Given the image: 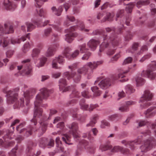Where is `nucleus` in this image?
<instances>
[{"label": "nucleus", "mask_w": 156, "mask_h": 156, "mask_svg": "<svg viewBox=\"0 0 156 156\" xmlns=\"http://www.w3.org/2000/svg\"><path fill=\"white\" fill-rule=\"evenodd\" d=\"M40 92L37 95L35 100L34 101L35 108L34 111L33 118L31 119V122L34 123L35 126L37 123V120L40 119L41 122H39L41 127L39 129L42 131L41 134H42L46 130L47 123L44 121L47 118L42 114V109L39 107L41 106L45 107L47 106L46 104H42L43 100L46 99L49 96L50 94L53 92V90H48L45 88H43L40 90Z\"/></svg>", "instance_id": "f257e3e1"}, {"label": "nucleus", "mask_w": 156, "mask_h": 156, "mask_svg": "<svg viewBox=\"0 0 156 156\" xmlns=\"http://www.w3.org/2000/svg\"><path fill=\"white\" fill-rule=\"evenodd\" d=\"M107 33H111V35H108L102 30H96L94 31L91 35H100L103 36L104 41L100 46L99 51L98 55H101V53L104 49L108 48L106 53L108 55L113 54L115 52V46L118 45L119 44V39L115 35V30L114 27H107L105 28Z\"/></svg>", "instance_id": "f03ea898"}, {"label": "nucleus", "mask_w": 156, "mask_h": 156, "mask_svg": "<svg viewBox=\"0 0 156 156\" xmlns=\"http://www.w3.org/2000/svg\"><path fill=\"white\" fill-rule=\"evenodd\" d=\"M151 132L150 130L147 129L142 133L138 136L137 139L133 141H130L127 140H123L121 141V143L126 147L129 146L132 150L135 148V145L141 144L143 140V136L147 138L144 141V144L140 146L141 151L146 152L150 150L153 147L156 146V140L153 136H151Z\"/></svg>", "instance_id": "7ed1b4c3"}, {"label": "nucleus", "mask_w": 156, "mask_h": 156, "mask_svg": "<svg viewBox=\"0 0 156 156\" xmlns=\"http://www.w3.org/2000/svg\"><path fill=\"white\" fill-rule=\"evenodd\" d=\"M77 23L78 25L71 27L69 29L65 30V33H67L66 35L65 40L68 42L71 43L73 40L74 37H76L78 34L76 33H73V32L76 30L78 26L80 28L81 31L85 32H88L90 30L85 28L83 23L79 20H77Z\"/></svg>", "instance_id": "20e7f679"}, {"label": "nucleus", "mask_w": 156, "mask_h": 156, "mask_svg": "<svg viewBox=\"0 0 156 156\" xmlns=\"http://www.w3.org/2000/svg\"><path fill=\"white\" fill-rule=\"evenodd\" d=\"M68 127L70 130L68 134H64L62 138L63 141L66 144L68 145H71L72 144L70 142L71 141L72 135L75 139L79 140L80 136L77 133L79 128L78 123L76 122H73L70 125H69Z\"/></svg>", "instance_id": "39448f33"}, {"label": "nucleus", "mask_w": 156, "mask_h": 156, "mask_svg": "<svg viewBox=\"0 0 156 156\" xmlns=\"http://www.w3.org/2000/svg\"><path fill=\"white\" fill-rule=\"evenodd\" d=\"M103 62L102 61L94 62H87L83 67L80 68L78 69L77 72V74L76 73V75H80V74H84V75H87V78L90 79V75L88 73L89 67L91 70V73H92L93 70L96 69L98 66L102 64Z\"/></svg>", "instance_id": "423d86ee"}, {"label": "nucleus", "mask_w": 156, "mask_h": 156, "mask_svg": "<svg viewBox=\"0 0 156 156\" xmlns=\"http://www.w3.org/2000/svg\"><path fill=\"white\" fill-rule=\"evenodd\" d=\"M118 78L119 75H113L111 78H107L105 79L100 80L101 79V77L98 78L95 81L94 85L98 83V85L101 88L103 89H105L110 87L113 83L114 81L117 80Z\"/></svg>", "instance_id": "0eeeda50"}, {"label": "nucleus", "mask_w": 156, "mask_h": 156, "mask_svg": "<svg viewBox=\"0 0 156 156\" xmlns=\"http://www.w3.org/2000/svg\"><path fill=\"white\" fill-rule=\"evenodd\" d=\"M156 70V61L152 62L147 66V69L144 70L141 73L142 76L146 77L151 80H156V73L152 72Z\"/></svg>", "instance_id": "6e6552de"}, {"label": "nucleus", "mask_w": 156, "mask_h": 156, "mask_svg": "<svg viewBox=\"0 0 156 156\" xmlns=\"http://www.w3.org/2000/svg\"><path fill=\"white\" fill-rule=\"evenodd\" d=\"M77 64L76 63H73L68 66L70 69L71 72L67 71L64 73V75L68 80L73 78L74 81L76 83H78L80 80L81 76L79 75H76V73L74 71L76 69Z\"/></svg>", "instance_id": "1a4fd4ad"}, {"label": "nucleus", "mask_w": 156, "mask_h": 156, "mask_svg": "<svg viewBox=\"0 0 156 156\" xmlns=\"http://www.w3.org/2000/svg\"><path fill=\"white\" fill-rule=\"evenodd\" d=\"M30 92L28 91H27L23 92V96L22 97H21L19 100L16 101V99L14 100L12 103L15 102L14 105V108H20V107H23L24 106V98H25L26 105H27L30 102ZM18 96L17 97V98Z\"/></svg>", "instance_id": "9d476101"}, {"label": "nucleus", "mask_w": 156, "mask_h": 156, "mask_svg": "<svg viewBox=\"0 0 156 156\" xmlns=\"http://www.w3.org/2000/svg\"><path fill=\"white\" fill-rule=\"evenodd\" d=\"M20 88L18 87L8 91L7 87L3 89V92L7 94V101L8 104H11L16 99L17 97L18 96V92Z\"/></svg>", "instance_id": "9b49d317"}, {"label": "nucleus", "mask_w": 156, "mask_h": 156, "mask_svg": "<svg viewBox=\"0 0 156 156\" xmlns=\"http://www.w3.org/2000/svg\"><path fill=\"white\" fill-rule=\"evenodd\" d=\"M30 60L29 59L24 60L22 62V65L17 66L18 70L22 69V75H30L32 72V68L30 63Z\"/></svg>", "instance_id": "f8f14e48"}, {"label": "nucleus", "mask_w": 156, "mask_h": 156, "mask_svg": "<svg viewBox=\"0 0 156 156\" xmlns=\"http://www.w3.org/2000/svg\"><path fill=\"white\" fill-rule=\"evenodd\" d=\"M25 122L21 123L19 125L16 127V130L19 131V133L23 135L24 136H28L32 134L33 131L35 132L37 131V129H35V128L31 126L30 125L28 126L27 129H22L25 125Z\"/></svg>", "instance_id": "ddd939ff"}, {"label": "nucleus", "mask_w": 156, "mask_h": 156, "mask_svg": "<svg viewBox=\"0 0 156 156\" xmlns=\"http://www.w3.org/2000/svg\"><path fill=\"white\" fill-rule=\"evenodd\" d=\"M12 134V132L9 131L7 134L3 137L4 142L2 139H0V146L6 147H12L15 144L14 141H9V140L12 138L11 136Z\"/></svg>", "instance_id": "4468645a"}, {"label": "nucleus", "mask_w": 156, "mask_h": 156, "mask_svg": "<svg viewBox=\"0 0 156 156\" xmlns=\"http://www.w3.org/2000/svg\"><path fill=\"white\" fill-rule=\"evenodd\" d=\"M13 32L14 30L12 26H9L7 24L5 23L4 27L0 24V37H3L5 34L12 33Z\"/></svg>", "instance_id": "2eb2a0df"}, {"label": "nucleus", "mask_w": 156, "mask_h": 156, "mask_svg": "<svg viewBox=\"0 0 156 156\" xmlns=\"http://www.w3.org/2000/svg\"><path fill=\"white\" fill-rule=\"evenodd\" d=\"M54 141L52 139L48 140L47 139L44 138L41 139L39 141V146L42 148L47 147L48 148H51L54 145Z\"/></svg>", "instance_id": "dca6fc26"}, {"label": "nucleus", "mask_w": 156, "mask_h": 156, "mask_svg": "<svg viewBox=\"0 0 156 156\" xmlns=\"http://www.w3.org/2000/svg\"><path fill=\"white\" fill-rule=\"evenodd\" d=\"M60 65H63L65 62L64 58L62 55L56 57L52 61V66L53 68L55 69H60L61 67L58 66L57 62Z\"/></svg>", "instance_id": "f3484780"}, {"label": "nucleus", "mask_w": 156, "mask_h": 156, "mask_svg": "<svg viewBox=\"0 0 156 156\" xmlns=\"http://www.w3.org/2000/svg\"><path fill=\"white\" fill-rule=\"evenodd\" d=\"M3 5L5 9L11 11L14 10L17 7V5L9 0H4Z\"/></svg>", "instance_id": "a211bd4d"}, {"label": "nucleus", "mask_w": 156, "mask_h": 156, "mask_svg": "<svg viewBox=\"0 0 156 156\" xmlns=\"http://www.w3.org/2000/svg\"><path fill=\"white\" fill-rule=\"evenodd\" d=\"M58 86L59 90L62 92H65L69 90L70 88L69 86H66L67 81L66 79L61 78L58 81Z\"/></svg>", "instance_id": "6ab92c4d"}, {"label": "nucleus", "mask_w": 156, "mask_h": 156, "mask_svg": "<svg viewBox=\"0 0 156 156\" xmlns=\"http://www.w3.org/2000/svg\"><path fill=\"white\" fill-rule=\"evenodd\" d=\"M111 152L112 153H116L120 152L124 154H128L130 153L129 149L127 148H124L120 146H114L111 150Z\"/></svg>", "instance_id": "aec40b11"}, {"label": "nucleus", "mask_w": 156, "mask_h": 156, "mask_svg": "<svg viewBox=\"0 0 156 156\" xmlns=\"http://www.w3.org/2000/svg\"><path fill=\"white\" fill-rule=\"evenodd\" d=\"M58 46L59 44L57 43L50 46L46 53V56L47 57H49L54 55Z\"/></svg>", "instance_id": "412c9836"}, {"label": "nucleus", "mask_w": 156, "mask_h": 156, "mask_svg": "<svg viewBox=\"0 0 156 156\" xmlns=\"http://www.w3.org/2000/svg\"><path fill=\"white\" fill-rule=\"evenodd\" d=\"M153 96V94L151 93L149 90H146L144 91L143 96L140 98V101L141 102H144L147 101L151 100Z\"/></svg>", "instance_id": "4be33fe9"}, {"label": "nucleus", "mask_w": 156, "mask_h": 156, "mask_svg": "<svg viewBox=\"0 0 156 156\" xmlns=\"http://www.w3.org/2000/svg\"><path fill=\"white\" fill-rule=\"evenodd\" d=\"M23 150V146H20L18 147L17 145H16L15 147L13 148L11 151L9 153V156H17L16 153L18 154L21 153Z\"/></svg>", "instance_id": "5701e85b"}, {"label": "nucleus", "mask_w": 156, "mask_h": 156, "mask_svg": "<svg viewBox=\"0 0 156 156\" xmlns=\"http://www.w3.org/2000/svg\"><path fill=\"white\" fill-rule=\"evenodd\" d=\"M78 110L77 108H76L75 109L72 110L73 117L74 118H77L80 123H84L85 122L86 115H78L76 113Z\"/></svg>", "instance_id": "b1692460"}, {"label": "nucleus", "mask_w": 156, "mask_h": 156, "mask_svg": "<svg viewBox=\"0 0 156 156\" xmlns=\"http://www.w3.org/2000/svg\"><path fill=\"white\" fill-rule=\"evenodd\" d=\"M156 113V108L154 107H150L145 111L144 114L147 118H151L154 116Z\"/></svg>", "instance_id": "393cba45"}, {"label": "nucleus", "mask_w": 156, "mask_h": 156, "mask_svg": "<svg viewBox=\"0 0 156 156\" xmlns=\"http://www.w3.org/2000/svg\"><path fill=\"white\" fill-rule=\"evenodd\" d=\"M30 34L28 33L26 36H23L20 38L13 39L12 38L11 40V42L12 44H20L21 41H24L26 40V38H27L30 39Z\"/></svg>", "instance_id": "a878e982"}, {"label": "nucleus", "mask_w": 156, "mask_h": 156, "mask_svg": "<svg viewBox=\"0 0 156 156\" xmlns=\"http://www.w3.org/2000/svg\"><path fill=\"white\" fill-rule=\"evenodd\" d=\"M99 43V41L92 39L89 41L87 45L91 50L94 51L96 49Z\"/></svg>", "instance_id": "bb28decb"}, {"label": "nucleus", "mask_w": 156, "mask_h": 156, "mask_svg": "<svg viewBox=\"0 0 156 156\" xmlns=\"http://www.w3.org/2000/svg\"><path fill=\"white\" fill-rule=\"evenodd\" d=\"M55 142L56 144V148L55 149L56 152H60L63 151L64 149L59 137H58L56 138Z\"/></svg>", "instance_id": "cd10ccee"}, {"label": "nucleus", "mask_w": 156, "mask_h": 156, "mask_svg": "<svg viewBox=\"0 0 156 156\" xmlns=\"http://www.w3.org/2000/svg\"><path fill=\"white\" fill-rule=\"evenodd\" d=\"M115 16L114 13L107 12L105 16L103 17L102 19L101 22H104L106 21H112L113 20V18Z\"/></svg>", "instance_id": "c85d7f7f"}, {"label": "nucleus", "mask_w": 156, "mask_h": 156, "mask_svg": "<svg viewBox=\"0 0 156 156\" xmlns=\"http://www.w3.org/2000/svg\"><path fill=\"white\" fill-rule=\"evenodd\" d=\"M99 116L97 114L94 115L90 119V121L89 123L87 124L86 126H93L97 122V120L98 119Z\"/></svg>", "instance_id": "c756f323"}, {"label": "nucleus", "mask_w": 156, "mask_h": 156, "mask_svg": "<svg viewBox=\"0 0 156 156\" xmlns=\"http://www.w3.org/2000/svg\"><path fill=\"white\" fill-rule=\"evenodd\" d=\"M51 9L52 12L57 16H60L63 11V7L62 6H60L58 9H57L56 7L55 6L52 7L51 8Z\"/></svg>", "instance_id": "7c9ffc66"}, {"label": "nucleus", "mask_w": 156, "mask_h": 156, "mask_svg": "<svg viewBox=\"0 0 156 156\" xmlns=\"http://www.w3.org/2000/svg\"><path fill=\"white\" fill-rule=\"evenodd\" d=\"M9 40L7 37H1L0 40V45L3 48H5L8 46L9 43Z\"/></svg>", "instance_id": "2f4dec72"}, {"label": "nucleus", "mask_w": 156, "mask_h": 156, "mask_svg": "<svg viewBox=\"0 0 156 156\" xmlns=\"http://www.w3.org/2000/svg\"><path fill=\"white\" fill-rule=\"evenodd\" d=\"M122 118V116L120 115L115 114L108 116V119L111 121H117L121 119Z\"/></svg>", "instance_id": "473e14b6"}, {"label": "nucleus", "mask_w": 156, "mask_h": 156, "mask_svg": "<svg viewBox=\"0 0 156 156\" xmlns=\"http://www.w3.org/2000/svg\"><path fill=\"white\" fill-rule=\"evenodd\" d=\"M124 90L126 93L128 94L134 93L135 90L133 87L130 84L126 85L125 87Z\"/></svg>", "instance_id": "72a5a7b5"}, {"label": "nucleus", "mask_w": 156, "mask_h": 156, "mask_svg": "<svg viewBox=\"0 0 156 156\" xmlns=\"http://www.w3.org/2000/svg\"><path fill=\"white\" fill-rule=\"evenodd\" d=\"M91 89L94 93V97H98L100 96L102 94V92L99 89V88L97 86L91 87Z\"/></svg>", "instance_id": "f704fd0d"}, {"label": "nucleus", "mask_w": 156, "mask_h": 156, "mask_svg": "<svg viewBox=\"0 0 156 156\" xmlns=\"http://www.w3.org/2000/svg\"><path fill=\"white\" fill-rule=\"evenodd\" d=\"M75 20L74 17L72 16L67 15L66 20L64 23V25L68 26L70 25L71 22H73Z\"/></svg>", "instance_id": "c9c22d12"}, {"label": "nucleus", "mask_w": 156, "mask_h": 156, "mask_svg": "<svg viewBox=\"0 0 156 156\" xmlns=\"http://www.w3.org/2000/svg\"><path fill=\"white\" fill-rule=\"evenodd\" d=\"M41 50L40 49L35 48L32 51L31 54V56L33 59L37 58L40 53Z\"/></svg>", "instance_id": "e433bc0d"}, {"label": "nucleus", "mask_w": 156, "mask_h": 156, "mask_svg": "<svg viewBox=\"0 0 156 156\" xmlns=\"http://www.w3.org/2000/svg\"><path fill=\"white\" fill-rule=\"evenodd\" d=\"M71 50L72 49L70 47H66L64 48L63 52V55L67 58H68L69 59H70L71 54H70V52Z\"/></svg>", "instance_id": "4c0bfd02"}, {"label": "nucleus", "mask_w": 156, "mask_h": 156, "mask_svg": "<svg viewBox=\"0 0 156 156\" xmlns=\"http://www.w3.org/2000/svg\"><path fill=\"white\" fill-rule=\"evenodd\" d=\"M112 146L109 143L101 144L99 147V149L102 151H105L112 148Z\"/></svg>", "instance_id": "58836bf2"}, {"label": "nucleus", "mask_w": 156, "mask_h": 156, "mask_svg": "<svg viewBox=\"0 0 156 156\" xmlns=\"http://www.w3.org/2000/svg\"><path fill=\"white\" fill-rule=\"evenodd\" d=\"M34 20H33L32 21L33 23L37 26L38 27H44L49 22V21L48 20H47L45 21V22L43 23V24L42 25L40 24V21L38 20H36V18H34Z\"/></svg>", "instance_id": "ea45409f"}, {"label": "nucleus", "mask_w": 156, "mask_h": 156, "mask_svg": "<svg viewBox=\"0 0 156 156\" xmlns=\"http://www.w3.org/2000/svg\"><path fill=\"white\" fill-rule=\"evenodd\" d=\"M150 3L149 0H140L137 2L136 5L138 8H139L142 5H148Z\"/></svg>", "instance_id": "a19ab883"}, {"label": "nucleus", "mask_w": 156, "mask_h": 156, "mask_svg": "<svg viewBox=\"0 0 156 156\" xmlns=\"http://www.w3.org/2000/svg\"><path fill=\"white\" fill-rule=\"evenodd\" d=\"M80 105L81 109L85 110H88L89 106L85 103V100L84 99H82L80 101Z\"/></svg>", "instance_id": "79ce46f5"}, {"label": "nucleus", "mask_w": 156, "mask_h": 156, "mask_svg": "<svg viewBox=\"0 0 156 156\" xmlns=\"http://www.w3.org/2000/svg\"><path fill=\"white\" fill-rule=\"evenodd\" d=\"M136 66V64H134L133 66V68H129L128 69L123 72L122 73H120L119 74V78H122L125 76V75L128 72L130 71V70L132 69V71H133L135 70V67Z\"/></svg>", "instance_id": "37998d69"}, {"label": "nucleus", "mask_w": 156, "mask_h": 156, "mask_svg": "<svg viewBox=\"0 0 156 156\" xmlns=\"http://www.w3.org/2000/svg\"><path fill=\"white\" fill-rule=\"evenodd\" d=\"M136 86L137 87L142 86L144 84L145 80L141 77L138 76L136 78Z\"/></svg>", "instance_id": "c03bdc74"}, {"label": "nucleus", "mask_w": 156, "mask_h": 156, "mask_svg": "<svg viewBox=\"0 0 156 156\" xmlns=\"http://www.w3.org/2000/svg\"><path fill=\"white\" fill-rule=\"evenodd\" d=\"M81 96L80 93L76 90L74 89L72 93L70 95V97L71 98H79Z\"/></svg>", "instance_id": "a18cd8bd"}, {"label": "nucleus", "mask_w": 156, "mask_h": 156, "mask_svg": "<svg viewBox=\"0 0 156 156\" xmlns=\"http://www.w3.org/2000/svg\"><path fill=\"white\" fill-rule=\"evenodd\" d=\"M148 48L147 46L146 45H143L141 48V49L136 55L135 57L137 58L139 55H142L143 52L144 51H147Z\"/></svg>", "instance_id": "49530a36"}, {"label": "nucleus", "mask_w": 156, "mask_h": 156, "mask_svg": "<svg viewBox=\"0 0 156 156\" xmlns=\"http://www.w3.org/2000/svg\"><path fill=\"white\" fill-rule=\"evenodd\" d=\"M36 2L35 4V6L37 8L39 9L44 4V2L48 1V0H34Z\"/></svg>", "instance_id": "de8ad7c7"}, {"label": "nucleus", "mask_w": 156, "mask_h": 156, "mask_svg": "<svg viewBox=\"0 0 156 156\" xmlns=\"http://www.w3.org/2000/svg\"><path fill=\"white\" fill-rule=\"evenodd\" d=\"M52 32V29L51 27L45 29L44 31L43 37H48Z\"/></svg>", "instance_id": "09e8293b"}, {"label": "nucleus", "mask_w": 156, "mask_h": 156, "mask_svg": "<svg viewBox=\"0 0 156 156\" xmlns=\"http://www.w3.org/2000/svg\"><path fill=\"white\" fill-rule=\"evenodd\" d=\"M30 48V45L29 42H27L24 44L22 49L23 52L25 53L27 52Z\"/></svg>", "instance_id": "8fccbe9b"}, {"label": "nucleus", "mask_w": 156, "mask_h": 156, "mask_svg": "<svg viewBox=\"0 0 156 156\" xmlns=\"http://www.w3.org/2000/svg\"><path fill=\"white\" fill-rule=\"evenodd\" d=\"M47 58L44 57H42L40 59V63L37 65L38 67L44 66L47 61Z\"/></svg>", "instance_id": "3c124183"}, {"label": "nucleus", "mask_w": 156, "mask_h": 156, "mask_svg": "<svg viewBox=\"0 0 156 156\" xmlns=\"http://www.w3.org/2000/svg\"><path fill=\"white\" fill-rule=\"evenodd\" d=\"M35 14H37V15H38L41 17H44V16L46 14V12L42 9H36Z\"/></svg>", "instance_id": "603ef678"}, {"label": "nucleus", "mask_w": 156, "mask_h": 156, "mask_svg": "<svg viewBox=\"0 0 156 156\" xmlns=\"http://www.w3.org/2000/svg\"><path fill=\"white\" fill-rule=\"evenodd\" d=\"M26 24L27 26V31H31L35 28V26L30 22H27L26 23Z\"/></svg>", "instance_id": "864d4df0"}, {"label": "nucleus", "mask_w": 156, "mask_h": 156, "mask_svg": "<svg viewBox=\"0 0 156 156\" xmlns=\"http://www.w3.org/2000/svg\"><path fill=\"white\" fill-rule=\"evenodd\" d=\"M135 5L134 2L130 3L126 7V10L129 12L131 13L132 12V9Z\"/></svg>", "instance_id": "5fc2aeb1"}, {"label": "nucleus", "mask_w": 156, "mask_h": 156, "mask_svg": "<svg viewBox=\"0 0 156 156\" xmlns=\"http://www.w3.org/2000/svg\"><path fill=\"white\" fill-rule=\"evenodd\" d=\"M101 122L100 127L101 128H105L106 126L109 127L110 126V123L106 120H103Z\"/></svg>", "instance_id": "6e6d98bb"}, {"label": "nucleus", "mask_w": 156, "mask_h": 156, "mask_svg": "<svg viewBox=\"0 0 156 156\" xmlns=\"http://www.w3.org/2000/svg\"><path fill=\"white\" fill-rule=\"evenodd\" d=\"M27 151V155L28 156H33L34 152L32 150V148L31 145L28 146Z\"/></svg>", "instance_id": "4d7b16f0"}, {"label": "nucleus", "mask_w": 156, "mask_h": 156, "mask_svg": "<svg viewBox=\"0 0 156 156\" xmlns=\"http://www.w3.org/2000/svg\"><path fill=\"white\" fill-rule=\"evenodd\" d=\"M137 123L139 127H140L144 126L146 125H148L149 123L148 122L145 120H140L137 121Z\"/></svg>", "instance_id": "13d9d810"}, {"label": "nucleus", "mask_w": 156, "mask_h": 156, "mask_svg": "<svg viewBox=\"0 0 156 156\" xmlns=\"http://www.w3.org/2000/svg\"><path fill=\"white\" fill-rule=\"evenodd\" d=\"M119 109L122 112H126L129 110V107L126 105L122 106L119 107Z\"/></svg>", "instance_id": "bf43d9fd"}, {"label": "nucleus", "mask_w": 156, "mask_h": 156, "mask_svg": "<svg viewBox=\"0 0 156 156\" xmlns=\"http://www.w3.org/2000/svg\"><path fill=\"white\" fill-rule=\"evenodd\" d=\"M83 136L84 138L87 137L90 142H93L94 140V137L92 136L90 133H88L87 134H83Z\"/></svg>", "instance_id": "052dcab7"}, {"label": "nucleus", "mask_w": 156, "mask_h": 156, "mask_svg": "<svg viewBox=\"0 0 156 156\" xmlns=\"http://www.w3.org/2000/svg\"><path fill=\"white\" fill-rule=\"evenodd\" d=\"M151 55L150 53L145 55L139 60V62H142L150 58L151 57Z\"/></svg>", "instance_id": "680f3d73"}, {"label": "nucleus", "mask_w": 156, "mask_h": 156, "mask_svg": "<svg viewBox=\"0 0 156 156\" xmlns=\"http://www.w3.org/2000/svg\"><path fill=\"white\" fill-rule=\"evenodd\" d=\"M133 60V58L131 57H128L125 59L123 63V65H126L127 64L131 63Z\"/></svg>", "instance_id": "e2e57ef3"}, {"label": "nucleus", "mask_w": 156, "mask_h": 156, "mask_svg": "<svg viewBox=\"0 0 156 156\" xmlns=\"http://www.w3.org/2000/svg\"><path fill=\"white\" fill-rule=\"evenodd\" d=\"M85 52L82 58V59L83 60H88L91 55V53L90 52L87 51Z\"/></svg>", "instance_id": "0e129e2a"}, {"label": "nucleus", "mask_w": 156, "mask_h": 156, "mask_svg": "<svg viewBox=\"0 0 156 156\" xmlns=\"http://www.w3.org/2000/svg\"><path fill=\"white\" fill-rule=\"evenodd\" d=\"M57 127L60 128L62 132H65L64 129V125L63 122H60L58 123L57 125Z\"/></svg>", "instance_id": "69168bd1"}, {"label": "nucleus", "mask_w": 156, "mask_h": 156, "mask_svg": "<svg viewBox=\"0 0 156 156\" xmlns=\"http://www.w3.org/2000/svg\"><path fill=\"white\" fill-rule=\"evenodd\" d=\"M80 48V50L82 53L86 52L87 50V49L86 48V44H83L79 46Z\"/></svg>", "instance_id": "338daca9"}, {"label": "nucleus", "mask_w": 156, "mask_h": 156, "mask_svg": "<svg viewBox=\"0 0 156 156\" xmlns=\"http://www.w3.org/2000/svg\"><path fill=\"white\" fill-rule=\"evenodd\" d=\"M81 94L83 97L86 98H89L91 97V96L90 95L89 92L86 90L82 92Z\"/></svg>", "instance_id": "774afa93"}]
</instances>
